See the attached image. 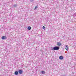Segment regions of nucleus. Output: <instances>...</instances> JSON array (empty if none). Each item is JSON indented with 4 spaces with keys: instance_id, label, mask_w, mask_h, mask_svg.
<instances>
[{
    "instance_id": "10",
    "label": "nucleus",
    "mask_w": 76,
    "mask_h": 76,
    "mask_svg": "<svg viewBox=\"0 0 76 76\" xmlns=\"http://www.w3.org/2000/svg\"><path fill=\"white\" fill-rule=\"evenodd\" d=\"M42 74H44L45 73V71H42Z\"/></svg>"
},
{
    "instance_id": "8",
    "label": "nucleus",
    "mask_w": 76,
    "mask_h": 76,
    "mask_svg": "<svg viewBox=\"0 0 76 76\" xmlns=\"http://www.w3.org/2000/svg\"><path fill=\"white\" fill-rule=\"evenodd\" d=\"M27 29L28 30H31V27L29 26L28 27Z\"/></svg>"
},
{
    "instance_id": "9",
    "label": "nucleus",
    "mask_w": 76,
    "mask_h": 76,
    "mask_svg": "<svg viewBox=\"0 0 76 76\" xmlns=\"http://www.w3.org/2000/svg\"><path fill=\"white\" fill-rule=\"evenodd\" d=\"M43 29H44V30H45V26H43L42 28Z\"/></svg>"
},
{
    "instance_id": "6",
    "label": "nucleus",
    "mask_w": 76,
    "mask_h": 76,
    "mask_svg": "<svg viewBox=\"0 0 76 76\" xmlns=\"http://www.w3.org/2000/svg\"><path fill=\"white\" fill-rule=\"evenodd\" d=\"M61 45V43H60V42H58L57 43V45H58V46H60Z\"/></svg>"
},
{
    "instance_id": "4",
    "label": "nucleus",
    "mask_w": 76,
    "mask_h": 76,
    "mask_svg": "<svg viewBox=\"0 0 76 76\" xmlns=\"http://www.w3.org/2000/svg\"><path fill=\"white\" fill-rule=\"evenodd\" d=\"M59 58L60 60H63V58H64L63 57V56H60L59 57Z\"/></svg>"
},
{
    "instance_id": "3",
    "label": "nucleus",
    "mask_w": 76,
    "mask_h": 76,
    "mask_svg": "<svg viewBox=\"0 0 76 76\" xmlns=\"http://www.w3.org/2000/svg\"><path fill=\"white\" fill-rule=\"evenodd\" d=\"M23 72V71L22 70H20L18 71V73H19V74H22V73Z\"/></svg>"
},
{
    "instance_id": "1",
    "label": "nucleus",
    "mask_w": 76,
    "mask_h": 76,
    "mask_svg": "<svg viewBox=\"0 0 76 76\" xmlns=\"http://www.w3.org/2000/svg\"><path fill=\"white\" fill-rule=\"evenodd\" d=\"M60 49V48L57 47V46H55L53 48V50H58Z\"/></svg>"
},
{
    "instance_id": "2",
    "label": "nucleus",
    "mask_w": 76,
    "mask_h": 76,
    "mask_svg": "<svg viewBox=\"0 0 76 76\" xmlns=\"http://www.w3.org/2000/svg\"><path fill=\"white\" fill-rule=\"evenodd\" d=\"M65 48L67 51H69V47L67 45H66L65 46Z\"/></svg>"
},
{
    "instance_id": "5",
    "label": "nucleus",
    "mask_w": 76,
    "mask_h": 76,
    "mask_svg": "<svg viewBox=\"0 0 76 76\" xmlns=\"http://www.w3.org/2000/svg\"><path fill=\"white\" fill-rule=\"evenodd\" d=\"M7 38L6 36H3L2 37V39H6Z\"/></svg>"
},
{
    "instance_id": "11",
    "label": "nucleus",
    "mask_w": 76,
    "mask_h": 76,
    "mask_svg": "<svg viewBox=\"0 0 76 76\" xmlns=\"http://www.w3.org/2000/svg\"><path fill=\"white\" fill-rule=\"evenodd\" d=\"M37 8H38V7L37 6H36L35 7V9H37Z\"/></svg>"
},
{
    "instance_id": "7",
    "label": "nucleus",
    "mask_w": 76,
    "mask_h": 76,
    "mask_svg": "<svg viewBox=\"0 0 76 76\" xmlns=\"http://www.w3.org/2000/svg\"><path fill=\"white\" fill-rule=\"evenodd\" d=\"M15 75H18V72L16 71L15 72Z\"/></svg>"
}]
</instances>
